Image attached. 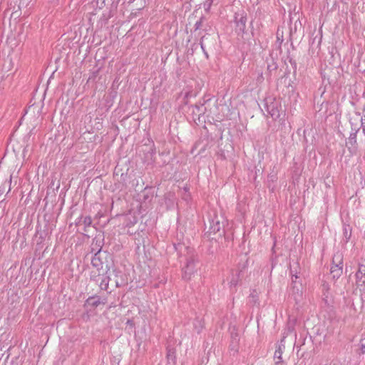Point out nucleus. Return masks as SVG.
Returning a JSON list of instances; mask_svg holds the SVG:
<instances>
[{"mask_svg": "<svg viewBox=\"0 0 365 365\" xmlns=\"http://www.w3.org/2000/svg\"><path fill=\"white\" fill-rule=\"evenodd\" d=\"M91 264L99 275H104L110 270L112 262L107 255H103L98 252L93 257Z\"/></svg>", "mask_w": 365, "mask_h": 365, "instance_id": "obj_1", "label": "nucleus"}, {"mask_svg": "<svg viewBox=\"0 0 365 365\" xmlns=\"http://www.w3.org/2000/svg\"><path fill=\"white\" fill-rule=\"evenodd\" d=\"M356 279L358 286L365 284V262L359 265V269L356 274Z\"/></svg>", "mask_w": 365, "mask_h": 365, "instance_id": "obj_2", "label": "nucleus"}, {"mask_svg": "<svg viewBox=\"0 0 365 365\" xmlns=\"http://www.w3.org/2000/svg\"><path fill=\"white\" fill-rule=\"evenodd\" d=\"M343 272L342 262L339 261V264H332L331 267V274L333 278L338 279Z\"/></svg>", "mask_w": 365, "mask_h": 365, "instance_id": "obj_3", "label": "nucleus"}, {"mask_svg": "<svg viewBox=\"0 0 365 365\" xmlns=\"http://www.w3.org/2000/svg\"><path fill=\"white\" fill-rule=\"evenodd\" d=\"M86 303L92 307H96L101 304V302L98 297H91L87 299Z\"/></svg>", "mask_w": 365, "mask_h": 365, "instance_id": "obj_4", "label": "nucleus"}, {"mask_svg": "<svg viewBox=\"0 0 365 365\" xmlns=\"http://www.w3.org/2000/svg\"><path fill=\"white\" fill-rule=\"evenodd\" d=\"M361 350L362 354L365 353V344H362Z\"/></svg>", "mask_w": 365, "mask_h": 365, "instance_id": "obj_5", "label": "nucleus"}]
</instances>
